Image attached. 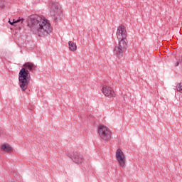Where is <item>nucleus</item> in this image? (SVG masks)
Wrapping results in <instances>:
<instances>
[{
	"instance_id": "1",
	"label": "nucleus",
	"mask_w": 182,
	"mask_h": 182,
	"mask_svg": "<svg viewBox=\"0 0 182 182\" xmlns=\"http://www.w3.org/2000/svg\"><path fill=\"white\" fill-rule=\"evenodd\" d=\"M27 26L34 35L41 38L50 35L53 31L48 19L42 18L37 14L29 16Z\"/></svg>"
},
{
	"instance_id": "2",
	"label": "nucleus",
	"mask_w": 182,
	"mask_h": 182,
	"mask_svg": "<svg viewBox=\"0 0 182 182\" xmlns=\"http://www.w3.org/2000/svg\"><path fill=\"white\" fill-rule=\"evenodd\" d=\"M30 72H36V65L31 62L25 63L18 73V85L23 92L26 91L31 83Z\"/></svg>"
},
{
	"instance_id": "3",
	"label": "nucleus",
	"mask_w": 182,
	"mask_h": 182,
	"mask_svg": "<svg viewBox=\"0 0 182 182\" xmlns=\"http://www.w3.org/2000/svg\"><path fill=\"white\" fill-rule=\"evenodd\" d=\"M50 15L54 19L55 22L60 21L63 16L62 7L59 5V3L56 1H51L49 4Z\"/></svg>"
},
{
	"instance_id": "4",
	"label": "nucleus",
	"mask_w": 182,
	"mask_h": 182,
	"mask_svg": "<svg viewBox=\"0 0 182 182\" xmlns=\"http://www.w3.org/2000/svg\"><path fill=\"white\" fill-rule=\"evenodd\" d=\"M127 50V38L119 39L118 45L114 48V53L119 59L123 58L124 52Z\"/></svg>"
},
{
	"instance_id": "5",
	"label": "nucleus",
	"mask_w": 182,
	"mask_h": 182,
	"mask_svg": "<svg viewBox=\"0 0 182 182\" xmlns=\"http://www.w3.org/2000/svg\"><path fill=\"white\" fill-rule=\"evenodd\" d=\"M98 133L100 134V138L102 140H105L106 141H109L110 139H112V132L107 129L106 127L104 125H100L98 127Z\"/></svg>"
},
{
	"instance_id": "6",
	"label": "nucleus",
	"mask_w": 182,
	"mask_h": 182,
	"mask_svg": "<svg viewBox=\"0 0 182 182\" xmlns=\"http://www.w3.org/2000/svg\"><path fill=\"white\" fill-rule=\"evenodd\" d=\"M68 156L76 164H82L83 163V155L77 152L70 151L68 154Z\"/></svg>"
},
{
	"instance_id": "7",
	"label": "nucleus",
	"mask_w": 182,
	"mask_h": 182,
	"mask_svg": "<svg viewBox=\"0 0 182 182\" xmlns=\"http://www.w3.org/2000/svg\"><path fill=\"white\" fill-rule=\"evenodd\" d=\"M116 159L122 168L126 167V156H124V153L120 149H118L116 151Z\"/></svg>"
},
{
	"instance_id": "8",
	"label": "nucleus",
	"mask_w": 182,
	"mask_h": 182,
	"mask_svg": "<svg viewBox=\"0 0 182 182\" xmlns=\"http://www.w3.org/2000/svg\"><path fill=\"white\" fill-rule=\"evenodd\" d=\"M117 39H127V31H126V26L120 25L117 30Z\"/></svg>"
},
{
	"instance_id": "9",
	"label": "nucleus",
	"mask_w": 182,
	"mask_h": 182,
	"mask_svg": "<svg viewBox=\"0 0 182 182\" xmlns=\"http://www.w3.org/2000/svg\"><path fill=\"white\" fill-rule=\"evenodd\" d=\"M102 92L107 97H114L116 96L114 91L109 86H104L102 88Z\"/></svg>"
},
{
	"instance_id": "10",
	"label": "nucleus",
	"mask_w": 182,
	"mask_h": 182,
	"mask_svg": "<svg viewBox=\"0 0 182 182\" xmlns=\"http://www.w3.org/2000/svg\"><path fill=\"white\" fill-rule=\"evenodd\" d=\"M1 150L3 151H5L6 153H11V151H12V150H14V149L11 147V145L4 144L1 146Z\"/></svg>"
},
{
	"instance_id": "11",
	"label": "nucleus",
	"mask_w": 182,
	"mask_h": 182,
	"mask_svg": "<svg viewBox=\"0 0 182 182\" xmlns=\"http://www.w3.org/2000/svg\"><path fill=\"white\" fill-rule=\"evenodd\" d=\"M68 46L69 50H71V52H76V50L77 49V46L73 41H69L68 42Z\"/></svg>"
},
{
	"instance_id": "12",
	"label": "nucleus",
	"mask_w": 182,
	"mask_h": 182,
	"mask_svg": "<svg viewBox=\"0 0 182 182\" xmlns=\"http://www.w3.org/2000/svg\"><path fill=\"white\" fill-rule=\"evenodd\" d=\"M176 90L178 92H180V93H182V82H180L177 85Z\"/></svg>"
},
{
	"instance_id": "13",
	"label": "nucleus",
	"mask_w": 182,
	"mask_h": 182,
	"mask_svg": "<svg viewBox=\"0 0 182 182\" xmlns=\"http://www.w3.org/2000/svg\"><path fill=\"white\" fill-rule=\"evenodd\" d=\"M4 8H5V2L3 0H0V12Z\"/></svg>"
},
{
	"instance_id": "14",
	"label": "nucleus",
	"mask_w": 182,
	"mask_h": 182,
	"mask_svg": "<svg viewBox=\"0 0 182 182\" xmlns=\"http://www.w3.org/2000/svg\"><path fill=\"white\" fill-rule=\"evenodd\" d=\"M23 21H24L23 18H22L21 19L18 18L17 20L14 19L13 20V23H18L19 22H21V23H22V22H23Z\"/></svg>"
},
{
	"instance_id": "15",
	"label": "nucleus",
	"mask_w": 182,
	"mask_h": 182,
	"mask_svg": "<svg viewBox=\"0 0 182 182\" xmlns=\"http://www.w3.org/2000/svg\"><path fill=\"white\" fill-rule=\"evenodd\" d=\"M178 65H180V61H177V62L175 63V65H174L175 68H177V66H178Z\"/></svg>"
},
{
	"instance_id": "16",
	"label": "nucleus",
	"mask_w": 182,
	"mask_h": 182,
	"mask_svg": "<svg viewBox=\"0 0 182 182\" xmlns=\"http://www.w3.org/2000/svg\"><path fill=\"white\" fill-rule=\"evenodd\" d=\"M9 23H10V25H14L15 23H14V21H11V20L9 21Z\"/></svg>"
},
{
	"instance_id": "17",
	"label": "nucleus",
	"mask_w": 182,
	"mask_h": 182,
	"mask_svg": "<svg viewBox=\"0 0 182 182\" xmlns=\"http://www.w3.org/2000/svg\"><path fill=\"white\" fill-rule=\"evenodd\" d=\"M0 133H1V131H0Z\"/></svg>"
}]
</instances>
